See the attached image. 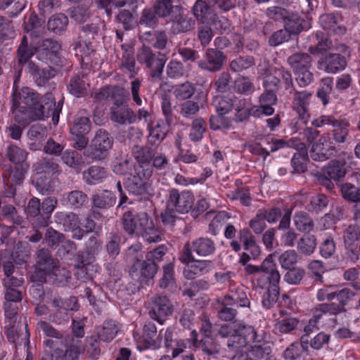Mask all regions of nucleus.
Listing matches in <instances>:
<instances>
[{
  "label": "nucleus",
  "instance_id": "nucleus-26",
  "mask_svg": "<svg viewBox=\"0 0 360 360\" xmlns=\"http://www.w3.org/2000/svg\"><path fill=\"white\" fill-rule=\"evenodd\" d=\"M170 122L158 120L154 121L148 127L149 131V141L153 144L160 143L162 141L168 131Z\"/></svg>",
  "mask_w": 360,
  "mask_h": 360
},
{
  "label": "nucleus",
  "instance_id": "nucleus-63",
  "mask_svg": "<svg viewBox=\"0 0 360 360\" xmlns=\"http://www.w3.org/2000/svg\"><path fill=\"white\" fill-rule=\"evenodd\" d=\"M254 64L255 61L252 57H240L231 62L230 68L233 72H240L250 68Z\"/></svg>",
  "mask_w": 360,
  "mask_h": 360
},
{
  "label": "nucleus",
  "instance_id": "nucleus-60",
  "mask_svg": "<svg viewBox=\"0 0 360 360\" xmlns=\"http://www.w3.org/2000/svg\"><path fill=\"white\" fill-rule=\"evenodd\" d=\"M333 86L332 77H326L321 81V87L317 92L318 97L322 101L324 105L328 103V96L331 93Z\"/></svg>",
  "mask_w": 360,
  "mask_h": 360
},
{
  "label": "nucleus",
  "instance_id": "nucleus-53",
  "mask_svg": "<svg viewBox=\"0 0 360 360\" xmlns=\"http://www.w3.org/2000/svg\"><path fill=\"white\" fill-rule=\"evenodd\" d=\"M87 86H89V85L79 77H75L71 79L68 86V89L71 94L79 98L86 94Z\"/></svg>",
  "mask_w": 360,
  "mask_h": 360
},
{
  "label": "nucleus",
  "instance_id": "nucleus-28",
  "mask_svg": "<svg viewBox=\"0 0 360 360\" xmlns=\"http://www.w3.org/2000/svg\"><path fill=\"white\" fill-rule=\"evenodd\" d=\"M212 268V263L208 260H194L186 265L184 275L188 279L207 273Z\"/></svg>",
  "mask_w": 360,
  "mask_h": 360
},
{
  "label": "nucleus",
  "instance_id": "nucleus-29",
  "mask_svg": "<svg viewBox=\"0 0 360 360\" xmlns=\"http://www.w3.org/2000/svg\"><path fill=\"white\" fill-rule=\"evenodd\" d=\"M342 18L338 13H326L320 16L319 22L323 30L342 34L345 28L340 25Z\"/></svg>",
  "mask_w": 360,
  "mask_h": 360
},
{
  "label": "nucleus",
  "instance_id": "nucleus-19",
  "mask_svg": "<svg viewBox=\"0 0 360 360\" xmlns=\"http://www.w3.org/2000/svg\"><path fill=\"white\" fill-rule=\"evenodd\" d=\"M346 65L345 56L338 53H330L319 60L317 68L327 73L335 74L343 70Z\"/></svg>",
  "mask_w": 360,
  "mask_h": 360
},
{
  "label": "nucleus",
  "instance_id": "nucleus-10",
  "mask_svg": "<svg viewBox=\"0 0 360 360\" xmlns=\"http://www.w3.org/2000/svg\"><path fill=\"white\" fill-rule=\"evenodd\" d=\"M112 146V139L105 130L99 129L96 131L91 141L90 148L84 152V155L95 160L104 159Z\"/></svg>",
  "mask_w": 360,
  "mask_h": 360
},
{
  "label": "nucleus",
  "instance_id": "nucleus-17",
  "mask_svg": "<svg viewBox=\"0 0 360 360\" xmlns=\"http://www.w3.org/2000/svg\"><path fill=\"white\" fill-rule=\"evenodd\" d=\"M53 304L57 309V312L50 315L49 320L57 324H63L69 320L68 311L78 309L77 299L75 297H70L65 301H63L60 298H55Z\"/></svg>",
  "mask_w": 360,
  "mask_h": 360
},
{
  "label": "nucleus",
  "instance_id": "nucleus-50",
  "mask_svg": "<svg viewBox=\"0 0 360 360\" xmlns=\"http://www.w3.org/2000/svg\"><path fill=\"white\" fill-rule=\"evenodd\" d=\"M316 248V240L314 236L309 235L303 236L297 243V249L300 253L310 255Z\"/></svg>",
  "mask_w": 360,
  "mask_h": 360
},
{
  "label": "nucleus",
  "instance_id": "nucleus-25",
  "mask_svg": "<svg viewBox=\"0 0 360 360\" xmlns=\"http://www.w3.org/2000/svg\"><path fill=\"white\" fill-rule=\"evenodd\" d=\"M27 167V165H21V166L15 165L14 169L11 168L8 170V175L4 178V183L11 189L9 193L6 195L7 197H11L15 195L13 186L22 183Z\"/></svg>",
  "mask_w": 360,
  "mask_h": 360
},
{
  "label": "nucleus",
  "instance_id": "nucleus-8",
  "mask_svg": "<svg viewBox=\"0 0 360 360\" xmlns=\"http://www.w3.org/2000/svg\"><path fill=\"white\" fill-rule=\"evenodd\" d=\"M37 263L36 269L31 276L32 282L41 285L47 276L56 277L55 279L58 280L60 269L56 267L55 261L47 250L41 249L37 252Z\"/></svg>",
  "mask_w": 360,
  "mask_h": 360
},
{
  "label": "nucleus",
  "instance_id": "nucleus-2",
  "mask_svg": "<svg viewBox=\"0 0 360 360\" xmlns=\"http://www.w3.org/2000/svg\"><path fill=\"white\" fill-rule=\"evenodd\" d=\"M274 256L269 255L260 266L248 265L245 268V272L253 276L255 288L267 289L262 299V305L266 309H270L276 303L279 293L281 275L274 262Z\"/></svg>",
  "mask_w": 360,
  "mask_h": 360
},
{
  "label": "nucleus",
  "instance_id": "nucleus-15",
  "mask_svg": "<svg viewBox=\"0 0 360 360\" xmlns=\"http://www.w3.org/2000/svg\"><path fill=\"white\" fill-rule=\"evenodd\" d=\"M173 310V305L167 297L157 295L151 299L149 315L159 323L163 324Z\"/></svg>",
  "mask_w": 360,
  "mask_h": 360
},
{
  "label": "nucleus",
  "instance_id": "nucleus-38",
  "mask_svg": "<svg viewBox=\"0 0 360 360\" xmlns=\"http://www.w3.org/2000/svg\"><path fill=\"white\" fill-rule=\"evenodd\" d=\"M25 332L23 334H22V338H21L20 342L19 340V335L18 334L17 337H15V335L14 334V333L15 332L14 326L8 328L7 330L6 336L10 341H11L15 344L16 347L23 345L24 349L26 348L27 356H26L25 360H33L32 354H31L30 352L28 351V345L30 343V340H29L30 333L27 330V324H25Z\"/></svg>",
  "mask_w": 360,
  "mask_h": 360
},
{
  "label": "nucleus",
  "instance_id": "nucleus-54",
  "mask_svg": "<svg viewBox=\"0 0 360 360\" xmlns=\"http://www.w3.org/2000/svg\"><path fill=\"white\" fill-rule=\"evenodd\" d=\"M326 137H321L319 141L314 143L310 151L311 158L317 161H323L327 158V148L324 143L326 142Z\"/></svg>",
  "mask_w": 360,
  "mask_h": 360
},
{
  "label": "nucleus",
  "instance_id": "nucleus-43",
  "mask_svg": "<svg viewBox=\"0 0 360 360\" xmlns=\"http://www.w3.org/2000/svg\"><path fill=\"white\" fill-rule=\"evenodd\" d=\"M306 22L300 18L297 13H292L287 15L284 21V27L290 34H297L302 31L305 27Z\"/></svg>",
  "mask_w": 360,
  "mask_h": 360
},
{
  "label": "nucleus",
  "instance_id": "nucleus-5",
  "mask_svg": "<svg viewBox=\"0 0 360 360\" xmlns=\"http://www.w3.org/2000/svg\"><path fill=\"white\" fill-rule=\"evenodd\" d=\"M219 334L222 338L230 335L227 345L236 349L244 347L250 342H255L257 338L254 328L242 323H226L221 326Z\"/></svg>",
  "mask_w": 360,
  "mask_h": 360
},
{
  "label": "nucleus",
  "instance_id": "nucleus-4",
  "mask_svg": "<svg viewBox=\"0 0 360 360\" xmlns=\"http://www.w3.org/2000/svg\"><path fill=\"white\" fill-rule=\"evenodd\" d=\"M35 52L36 49L33 46H28L27 39L25 36L23 37L18 49L19 63L33 76L38 85H42L47 80L53 77L57 72L50 66L41 69L37 65L30 60Z\"/></svg>",
  "mask_w": 360,
  "mask_h": 360
},
{
  "label": "nucleus",
  "instance_id": "nucleus-1",
  "mask_svg": "<svg viewBox=\"0 0 360 360\" xmlns=\"http://www.w3.org/2000/svg\"><path fill=\"white\" fill-rule=\"evenodd\" d=\"M20 77V72L15 76L13 86L12 111L15 120L25 125L32 121L42 120L44 117L51 115L53 124H57L63 108V101L60 100L56 103L51 93L39 97L27 86L19 90L17 83Z\"/></svg>",
  "mask_w": 360,
  "mask_h": 360
},
{
  "label": "nucleus",
  "instance_id": "nucleus-59",
  "mask_svg": "<svg viewBox=\"0 0 360 360\" xmlns=\"http://www.w3.org/2000/svg\"><path fill=\"white\" fill-rule=\"evenodd\" d=\"M343 198L352 202H360V189L349 183L343 184L341 187Z\"/></svg>",
  "mask_w": 360,
  "mask_h": 360
},
{
  "label": "nucleus",
  "instance_id": "nucleus-45",
  "mask_svg": "<svg viewBox=\"0 0 360 360\" xmlns=\"http://www.w3.org/2000/svg\"><path fill=\"white\" fill-rule=\"evenodd\" d=\"M171 92L177 100L182 101L190 98L195 92L193 84L189 82L172 86Z\"/></svg>",
  "mask_w": 360,
  "mask_h": 360
},
{
  "label": "nucleus",
  "instance_id": "nucleus-40",
  "mask_svg": "<svg viewBox=\"0 0 360 360\" xmlns=\"http://www.w3.org/2000/svg\"><path fill=\"white\" fill-rule=\"evenodd\" d=\"M112 171L117 175H124L130 173L132 169L135 170V164L133 160L127 156L116 158L112 165Z\"/></svg>",
  "mask_w": 360,
  "mask_h": 360
},
{
  "label": "nucleus",
  "instance_id": "nucleus-35",
  "mask_svg": "<svg viewBox=\"0 0 360 360\" xmlns=\"http://www.w3.org/2000/svg\"><path fill=\"white\" fill-rule=\"evenodd\" d=\"M240 238L243 243L245 250L251 255L252 259H257L261 253V250L250 231L248 229L240 231Z\"/></svg>",
  "mask_w": 360,
  "mask_h": 360
},
{
  "label": "nucleus",
  "instance_id": "nucleus-39",
  "mask_svg": "<svg viewBox=\"0 0 360 360\" xmlns=\"http://www.w3.org/2000/svg\"><path fill=\"white\" fill-rule=\"evenodd\" d=\"M106 176V170L103 167L97 166H92L83 173L84 180L86 184L90 185L101 183Z\"/></svg>",
  "mask_w": 360,
  "mask_h": 360
},
{
  "label": "nucleus",
  "instance_id": "nucleus-51",
  "mask_svg": "<svg viewBox=\"0 0 360 360\" xmlns=\"http://www.w3.org/2000/svg\"><path fill=\"white\" fill-rule=\"evenodd\" d=\"M57 215L61 219H64V224H66L68 222H70V228L72 229V237L80 240L83 235L84 231L79 228L77 225V217L72 214H65V213H58Z\"/></svg>",
  "mask_w": 360,
  "mask_h": 360
},
{
  "label": "nucleus",
  "instance_id": "nucleus-36",
  "mask_svg": "<svg viewBox=\"0 0 360 360\" xmlns=\"http://www.w3.org/2000/svg\"><path fill=\"white\" fill-rule=\"evenodd\" d=\"M192 250L198 255L206 257L214 253L215 245L210 238H200L192 243Z\"/></svg>",
  "mask_w": 360,
  "mask_h": 360
},
{
  "label": "nucleus",
  "instance_id": "nucleus-18",
  "mask_svg": "<svg viewBox=\"0 0 360 360\" xmlns=\"http://www.w3.org/2000/svg\"><path fill=\"white\" fill-rule=\"evenodd\" d=\"M137 58L140 63H145L153 70V77H159L162 74L166 62L165 56L156 57L149 48L143 46L139 51Z\"/></svg>",
  "mask_w": 360,
  "mask_h": 360
},
{
  "label": "nucleus",
  "instance_id": "nucleus-23",
  "mask_svg": "<svg viewBox=\"0 0 360 360\" xmlns=\"http://www.w3.org/2000/svg\"><path fill=\"white\" fill-rule=\"evenodd\" d=\"M277 98L272 91H267L261 95L259 98V106H253L250 108V113L254 117H259L262 115L269 116L274 112L272 105H275Z\"/></svg>",
  "mask_w": 360,
  "mask_h": 360
},
{
  "label": "nucleus",
  "instance_id": "nucleus-47",
  "mask_svg": "<svg viewBox=\"0 0 360 360\" xmlns=\"http://www.w3.org/2000/svg\"><path fill=\"white\" fill-rule=\"evenodd\" d=\"M116 202V198L110 191H103L94 195L93 202L96 207L107 209L114 205Z\"/></svg>",
  "mask_w": 360,
  "mask_h": 360
},
{
  "label": "nucleus",
  "instance_id": "nucleus-13",
  "mask_svg": "<svg viewBox=\"0 0 360 360\" xmlns=\"http://www.w3.org/2000/svg\"><path fill=\"white\" fill-rule=\"evenodd\" d=\"M42 172H37L32 179V183L37 190L41 194H47L52 191V186L50 180L42 174H55L58 172V165L53 159H44L41 163Z\"/></svg>",
  "mask_w": 360,
  "mask_h": 360
},
{
  "label": "nucleus",
  "instance_id": "nucleus-7",
  "mask_svg": "<svg viewBox=\"0 0 360 360\" xmlns=\"http://www.w3.org/2000/svg\"><path fill=\"white\" fill-rule=\"evenodd\" d=\"M141 244L138 243L131 245L127 252V256L134 263L131 266L129 274L134 280L142 282L145 278H152L156 273L157 265L154 262L141 261L143 255L140 252Z\"/></svg>",
  "mask_w": 360,
  "mask_h": 360
},
{
  "label": "nucleus",
  "instance_id": "nucleus-3",
  "mask_svg": "<svg viewBox=\"0 0 360 360\" xmlns=\"http://www.w3.org/2000/svg\"><path fill=\"white\" fill-rule=\"evenodd\" d=\"M123 225L129 234L140 235L149 243H156L161 240L160 231L146 212L136 215L131 212H125L123 215Z\"/></svg>",
  "mask_w": 360,
  "mask_h": 360
},
{
  "label": "nucleus",
  "instance_id": "nucleus-46",
  "mask_svg": "<svg viewBox=\"0 0 360 360\" xmlns=\"http://www.w3.org/2000/svg\"><path fill=\"white\" fill-rule=\"evenodd\" d=\"M288 62L293 71H300L311 66V57L307 53H296L288 58Z\"/></svg>",
  "mask_w": 360,
  "mask_h": 360
},
{
  "label": "nucleus",
  "instance_id": "nucleus-37",
  "mask_svg": "<svg viewBox=\"0 0 360 360\" xmlns=\"http://www.w3.org/2000/svg\"><path fill=\"white\" fill-rule=\"evenodd\" d=\"M224 305H236L238 307H245L250 304V301L247 297L245 292L243 289H237L235 292L224 296L222 300Z\"/></svg>",
  "mask_w": 360,
  "mask_h": 360
},
{
  "label": "nucleus",
  "instance_id": "nucleus-58",
  "mask_svg": "<svg viewBox=\"0 0 360 360\" xmlns=\"http://www.w3.org/2000/svg\"><path fill=\"white\" fill-rule=\"evenodd\" d=\"M206 122L202 118H197L193 121L191 132L189 134L190 139L192 141H199L203 137L205 131Z\"/></svg>",
  "mask_w": 360,
  "mask_h": 360
},
{
  "label": "nucleus",
  "instance_id": "nucleus-62",
  "mask_svg": "<svg viewBox=\"0 0 360 360\" xmlns=\"http://www.w3.org/2000/svg\"><path fill=\"white\" fill-rule=\"evenodd\" d=\"M333 136L335 140L338 143H343L348 134L349 123L344 120H337V123L334 124Z\"/></svg>",
  "mask_w": 360,
  "mask_h": 360
},
{
  "label": "nucleus",
  "instance_id": "nucleus-42",
  "mask_svg": "<svg viewBox=\"0 0 360 360\" xmlns=\"http://www.w3.org/2000/svg\"><path fill=\"white\" fill-rule=\"evenodd\" d=\"M293 224L296 229L304 233H309L314 228V222L311 217L304 212H295L293 217Z\"/></svg>",
  "mask_w": 360,
  "mask_h": 360
},
{
  "label": "nucleus",
  "instance_id": "nucleus-21",
  "mask_svg": "<svg viewBox=\"0 0 360 360\" xmlns=\"http://www.w3.org/2000/svg\"><path fill=\"white\" fill-rule=\"evenodd\" d=\"M162 330L158 334L157 328L154 323L146 322L143 326V345H139L137 348L143 350L149 348H158L160 346L162 338H160Z\"/></svg>",
  "mask_w": 360,
  "mask_h": 360
},
{
  "label": "nucleus",
  "instance_id": "nucleus-48",
  "mask_svg": "<svg viewBox=\"0 0 360 360\" xmlns=\"http://www.w3.org/2000/svg\"><path fill=\"white\" fill-rule=\"evenodd\" d=\"M63 201L72 207L78 208L87 202V196L80 191H73L63 195Z\"/></svg>",
  "mask_w": 360,
  "mask_h": 360
},
{
  "label": "nucleus",
  "instance_id": "nucleus-49",
  "mask_svg": "<svg viewBox=\"0 0 360 360\" xmlns=\"http://www.w3.org/2000/svg\"><path fill=\"white\" fill-rule=\"evenodd\" d=\"M353 296L354 292L350 289L345 288L339 290L338 288L335 285V300L339 302V304L338 307H335L334 304H328L333 306V308L336 310L337 314L343 309L344 306L349 300L352 298Z\"/></svg>",
  "mask_w": 360,
  "mask_h": 360
},
{
  "label": "nucleus",
  "instance_id": "nucleus-12",
  "mask_svg": "<svg viewBox=\"0 0 360 360\" xmlns=\"http://www.w3.org/2000/svg\"><path fill=\"white\" fill-rule=\"evenodd\" d=\"M345 164L339 160H332L323 168L318 180L321 184L330 191L334 187L332 180L339 181L345 176Z\"/></svg>",
  "mask_w": 360,
  "mask_h": 360
},
{
  "label": "nucleus",
  "instance_id": "nucleus-24",
  "mask_svg": "<svg viewBox=\"0 0 360 360\" xmlns=\"http://www.w3.org/2000/svg\"><path fill=\"white\" fill-rule=\"evenodd\" d=\"M224 60L225 56L221 51L208 49L204 59L199 62L198 65L201 69L215 72L221 69Z\"/></svg>",
  "mask_w": 360,
  "mask_h": 360
},
{
  "label": "nucleus",
  "instance_id": "nucleus-14",
  "mask_svg": "<svg viewBox=\"0 0 360 360\" xmlns=\"http://www.w3.org/2000/svg\"><path fill=\"white\" fill-rule=\"evenodd\" d=\"M235 6L234 0H198L193 6L195 16H205L212 14L218 8L221 11H228Z\"/></svg>",
  "mask_w": 360,
  "mask_h": 360
},
{
  "label": "nucleus",
  "instance_id": "nucleus-55",
  "mask_svg": "<svg viewBox=\"0 0 360 360\" xmlns=\"http://www.w3.org/2000/svg\"><path fill=\"white\" fill-rule=\"evenodd\" d=\"M68 24L67 16L63 14L53 15L48 22V28L55 33L63 31Z\"/></svg>",
  "mask_w": 360,
  "mask_h": 360
},
{
  "label": "nucleus",
  "instance_id": "nucleus-56",
  "mask_svg": "<svg viewBox=\"0 0 360 360\" xmlns=\"http://www.w3.org/2000/svg\"><path fill=\"white\" fill-rule=\"evenodd\" d=\"M7 155L9 160L13 162L14 165L21 166V165H27L25 162L26 152L18 146H9L8 148Z\"/></svg>",
  "mask_w": 360,
  "mask_h": 360
},
{
  "label": "nucleus",
  "instance_id": "nucleus-57",
  "mask_svg": "<svg viewBox=\"0 0 360 360\" xmlns=\"http://www.w3.org/2000/svg\"><path fill=\"white\" fill-rule=\"evenodd\" d=\"M61 159L66 165L72 168H78L83 163L80 154L71 150H65L62 153Z\"/></svg>",
  "mask_w": 360,
  "mask_h": 360
},
{
  "label": "nucleus",
  "instance_id": "nucleus-20",
  "mask_svg": "<svg viewBox=\"0 0 360 360\" xmlns=\"http://www.w3.org/2000/svg\"><path fill=\"white\" fill-rule=\"evenodd\" d=\"M37 328L39 330H41L45 335L50 338L44 341V344L46 347L50 349V352H51L52 350L56 352L60 350L59 345H62L64 343L63 334L60 332L56 330L52 326L44 321H39Z\"/></svg>",
  "mask_w": 360,
  "mask_h": 360
},
{
  "label": "nucleus",
  "instance_id": "nucleus-6",
  "mask_svg": "<svg viewBox=\"0 0 360 360\" xmlns=\"http://www.w3.org/2000/svg\"><path fill=\"white\" fill-rule=\"evenodd\" d=\"M153 171L149 167L135 169L134 174L128 178L126 187L128 191L141 199H147L154 195L152 185Z\"/></svg>",
  "mask_w": 360,
  "mask_h": 360
},
{
  "label": "nucleus",
  "instance_id": "nucleus-33",
  "mask_svg": "<svg viewBox=\"0 0 360 360\" xmlns=\"http://www.w3.org/2000/svg\"><path fill=\"white\" fill-rule=\"evenodd\" d=\"M133 155L138 162L135 169L149 167L153 172L151 160L153 158V150L150 148L135 146L133 148Z\"/></svg>",
  "mask_w": 360,
  "mask_h": 360
},
{
  "label": "nucleus",
  "instance_id": "nucleus-22",
  "mask_svg": "<svg viewBox=\"0 0 360 360\" xmlns=\"http://www.w3.org/2000/svg\"><path fill=\"white\" fill-rule=\"evenodd\" d=\"M311 94L307 91H296L294 94L292 106L300 119L306 124L309 117V105L311 99Z\"/></svg>",
  "mask_w": 360,
  "mask_h": 360
},
{
  "label": "nucleus",
  "instance_id": "nucleus-44",
  "mask_svg": "<svg viewBox=\"0 0 360 360\" xmlns=\"http://www.w3.org/2000/svg\"><path fill=\"white\" fill-rule=\"evenodd\" d=\"M118 330V326L115 321H105L102 328H98V338L104 342H110L116 336Z\"/></svg>",
  "mask_w": 360,
  "mask_h": 360
},
{
  "label": "nucleus",
  "instance_id": "nucleus-64",
  "mask_svg": "<svg viewBox=\"0 0 360 360\" xmlns=\"http://www.w3.org/2000/svg\"><path fill=\"white\" fill-rule=\"evenodd\" d=\"M279 262L283 269L292 268L297 262V254L293 250H286L280 256Z\"/></svg>",
  "mask_w": 360,
  "mask_h": 360
},
{
  "label": "nucleus",
  "instance_id": "nucleus-11",
  "mask_svg": "<svg viewBox=\"0 0 360 360\" xmlns=\"http://www.w3.org/2000/svg\"><path fill=\"white\" fill-rule=\"evenodd\" d=\"M194 202V196L189 191L179 192L176 189L169 191L167 202L168 210L175 212L184 214L188 212L192 208Z\"/></svg>",
  "mask_w": 360,
  "mask_h": 360
},
{
  "label": "nucleus",
  "instance_id": "nucleus-16",
  "mask_svg": "<svg viewBox=\"0 0 360 360\" xmlns=\"http://www.w3.org/2000/svg\"><path fill=\"white\" fill-rule=\"evenodd\" d=\"M124 102L123 96L115 98L113 105L110 109L111 120L121 124L136 122V115L128 105H123Z\"/></svg>",
  "mask_w": 360,
  "mask_h": 360
},
{
  "label": "nucleus",
  "instance_id": "nucleus-32",
  "mask_svg": "<svg viewBox=\"0 0 360 360\" xmlns=\"http://www.w3.org/2000/svg\"><path fill=\"white\" fill-rule=\"evenodd\" d=\"M60 49V45L57 41L51 39H45L38 51L37 57L39 60H45L46 63L48 60L52 61L56 57Z\"/></svg>",
  "mask_w": 360,
  "mask_h": 360
},
{
  "label": "nucleus",
  "instance_id": "nucleus-34",
  "mask_svg": "<svg viewBox=\"0 0 360 360\" xmlns=\"http://www.w3.org/2000/svg\"><path fill=\"white\" fill-rule=\"evenodd\" d=\"M28 137L32 141L30 143V148L37 150L40 148L41 142L47 136L46 127L41 124H34L28 131Z\"/></svg>",
  "mask_w": 360,
  "mask_h": 360
},
{
  "label": "nucleus",
  "instance_id": "nucleus-27",
  "mask_svg": "<svg viewBox=\"0 0 360 360\" xmlns=\"http://www.w3.org/2000/svg\"><path fill=\"white\" fill-rule=\"evenodd\" d=\"M311 44L308 46L309 51L318 55L327 51L333 47L332 41L322 32H317L310 37Z\"/></svg>",
  "mask_w": 360,
  "mask_h": 360
},
{
  "label": "nucleus",
  "instance_id": "nucleus-31",
  "mask_svg": "<svg viewBox=\"0 0 360 360\" xmlns=\"http://www.w3.org/2000/svg\"><path fill=\"white\" fill-rule=\"evenodd\" d=\"M326 313L335 314L336 310L333 308L332 305L327 304H321L315 309L314 316L311 319L308 323L304 326V331L305 335H309L310 333L314 332L318 329L317 323L322 315Z\"/></svg>",
  "mask_w": 360,
  "mask_h": 360
},
{
  "label": "nucleus",
  "instance_id": "nucleus-52",
  "mask_svg": "<svg viewBox=\"0 0 360 360\" xmlns=\"http://www.w3.org/2000/svg\"><path fill=\"white\" fill-rule=\"evenodd\" d=\"M91 129V123L87 117H80L75 119L70 132L72 135H86Z\"/></svg>",
  "mask_w": 360,
  "mask_h": 360
},
{
  "label": "nucleus",
  "instance_id": "nucleus-61",
  "mask_svg": "<svg viewBox=\"0 0 360 360\" xmlns=\"http://www.w3.org/2000/svg\"><path fill=\"white\" fill-rule=\"evenodd\" d=\"M297 323L298 321L295 318H283L276 322L275 330L281 333H288L293 330Z\"/></svg>",
  "mask_w": 360,
  "mask_h": 360
},
{
  "label": "nucleus",
  "instance_id": "nucleus-41",
  "mask_svg": "<svg viewBox=\"0 0 360 360\" xmlns=\"http://www.w3.org/2000/svg\"><path fill=\"white\" fill-rule=\"evenodd\" d=\"M233 96H215L213 98L212 104L217 112L220 115H225L229 112L235 105Z\"/></svg>",
  "mask_w": 360,
  "mask_h": 360
},
{
  "label": "nucleus",
  "instance_id": "nucleus-9",
  "mask_svg": "<svg viewBox=\"0 0 360 360\" xmlns=\"http://www.w3.org/2000/svg\"><path fill=\"white\" fill-rule=\"evenodd\" d=\"M89 246L90 250L83 252L79 256V259L81 262L82 266L77 268L75 274L77 278L83 281L92 279L97 271L96 266L92 263L93 255L101 249V243L96 238H91L89 239Z\"/></svg>",
  "mask_w": 360,
  "mask_h": 360
},
{
  "label": "nucleus",
  "instance_id": "nucleus-30",
  "mask_svg": "<svg viewBox=\"0 0 360 360\" xmlns=\"http://www.w3.org/2000/svg\"><path fill=\"white\" fill-rule=\"evenodd\" d=\"M212 14L205 15V16H195L197 18L200 19L202 23H207L210 25L212 31L219 33L229 32L230 30V22L225 17H217L214 12H213V17Z\"/></svg>",
  "mask_w": 360,
  "mask_h": 360
}]
</instances>
